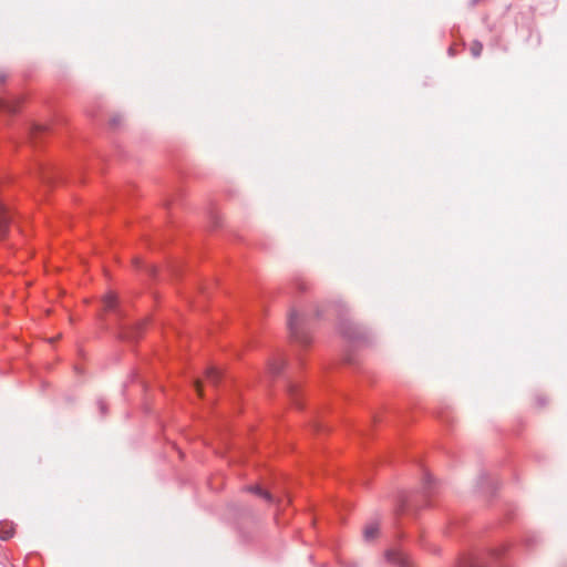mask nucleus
Masks as SVG:
<instances>
[{"label":"nucleus","instance_id":"obj_4","mask_svg":"<svg viewBox=\"0 0 567 567\" xmlns=\"http://www.w3.org/2000/svg\"><path fill=\"white\" fill-rule=\"evenodd\" d=\"M143 323L136 322L134 326L123 327L121 331V337L126 340H135L142 330Z\"/></svg>","mask_w":567,"mask_h":567},{"label":"nucleus","instance_id":"obj_13","mask_svg":"<svg viewBox=\"0 0 567 567\" xmlns=\"http://www.w3.org/2000/svg\"><path fill=\"white\" fill-rule=\"evenodd\" d=\"M45 127L44 126H41V125H33L32 128H31V133H35V132H42L44 131Z\"/></svg>","mask_w":567,"mask_h":567},{"label":"nucleus","instance_id":"obj_12","mask_svg":"<svg viewBox=\"0 0 567 567\" xmlns=\"http://www.w3.org/2000/svg\"><path fill=\"white\" fill-rule=\"evenodd\" d=\"M483 44L480 41H474L471 45V53L474 58H478L482 54Z\"/></svg>","mask_w":567,"mask_h":567},{"label":"nucleus","instance_id":"obj_14","mask_svg":"<svg viewBox=\"0 0 567 567\" xmlns=\"http://www.w3.org/2000/svg\"><path fill=\"white\" fill-rule=\"evenodd\" d=\"M8 78V73L6 71H0V83H3Z\"/></svg>","mask_w":567,"mask_h":567},{"label":"nucleus","instance_id":"obj_1","mask_svg":"<svg viewBox=\"0 0 567 567\" xmlns=\"http://www.w3.org/2000/svg\"><path fill=\"white\" fill-rule=\"evenodd\" d=\"M303 318L296 310H291L288 319L290 336L298 342L306 344L309 342L308 336L302 331Z\"/></svg>","mask_w":567,"mask_h":567},{"label":"nucleus","instance_id":"obj_15","mask_svg":"<svg viewBox=\"0 0 567 567\" xmlns=\"http://www.w3.org/2000/svg\"><path fill=\"white\" fill-rule=\"evenodd\" d=\"M432 478L430 475H426L424 477V488H426L429 486V484L431 483Z\"/></svg>","mask_w":567,"mask_h":567},{"label":"nucleus","instance_id":"obj_5","mask_svg":"<svg viewBox=\"0 0 567 567\" xmlns=\"http://www.w3.org/2000/svg\"><path fill=\"white\" fill-rule=\"evenodd\" d=\"M18 105L17 99H0V112L13 114L18 111Z\"/></svg>","mask_w":567,"mask_h":567},{"label":"nucleus","instance_id":"obj_11","mask_svg":"<svg viewBox=\"0 0 567 567\" xmlns=\"http://www.w3.org/2000/svg\"><path fill=\"white\" fill-rule=\"evenodd\" d=\"M249 491H250L251 493H255L256 495H258V496H260V497L265 498V499H266V501H268V502H271V501H272V496H271V494H270V493H268L267 491L262 489L260 486H257V485H256V486H251V487L249 488Z\"/></svg>","mask_w":567,"mask_h":567},{"label":"nucleus","instance_id":"obj_10","mask_svg":"<svg viewBox=\"0 0 567 567\" xmlns=\"http://www.w3.org/2000/svg\"><path fill=\"white\" fill-rule=\"evenodd\" d=\"M463 567H485V565L480 560L478 557H467L462 561Z\"/></svg>","mask_w":567,"mask_h":567},{"label":"nucleus","instance_id":"obj_18","mask_svg":"<svg viewBox=\"0 0 567 567\" xmlns=\"http://www.w3.org/2000/svg\"><path fill=\"white\" fill-rule=\"evenodd\" d=\"M196 389H197L198 393L202 395V388H200L199 381H196Z\"/></svg>","mask_w":567,"mask_h":567},{"label":"nucleus","instance_id":"obj_6","mask_svg":"<svg viewBox=\"0 0 567 567\" xmlns=\"http://www.w3.org/2000/svg\"><path fill=\"white\" fill-rule=\"evenodd\" d=\"M285 367V361L281 358H274L268 363V373L271 377H277L281 373Z\"/></svg>","mask_w":567,"mask_h":567},{"label":"nucleus","instance_id":"obj_20","mask_svg":"<svg viewBox=\"0 0 567 567\" xmlns=\"http://www.w3.org/2000/svg\"><path fill=\"white\" fill-rule=\"evenodd\" d=\"M492 555L496 557V556H498V555H499V553H498V551H496V550H494V551L492 553Z\"/></svg>","mask_w":567,"mask_h":567},{"label":"nucleus","instance_id":"obj_9","mask_svg":"<svg viewBox=\"0 0 567 567\" xmlns=\"http://www.w3.org/2000/svg\"><path fill=\"white\" fill-rule=\"evenodd\" d=\"M105 310H113L116 308L117 299L112 292L107 293L103 299Z\"/></svg>","mask_w":567,"mask_h":567},{"label":"nucleus","instance_id":"obj_17","mask_svg":"<svg viewBox=\"0 0 567 567\" xmlns=\"http://www.w3.org/2000/svg\"><path fill=\"white\" fill-rule=\"evenodd\" d=\"M483 0H471L470 1V6L471 7H475L476 4H478L480 2H482Z\"/></svg>","mask_w":567,"mask_h":567},{"label":"nucleus","instance_id":"obj_3","mask_svg":"<svg viewBox=\"0 0 567 567\" xmlns=\"http://www.w3.org/2000/svg\"><path fill=\"white\" fill-rule=\"evenodd\" d=\"M11 220L12 218L8 207L0 202V240H3L8 236Z\"/></svg>","mask_w":567,"mask_h":567},{"label":"nucleus","instance_id":"obj_2","mask_svg":"<svg viewBox=\"0 0 567 567\" xmlns=\"http://www.w3.org/2000/svg\"><path fill=\"white\" fill-rule=\"evenodd\" d=\"M385 560L390 564L396 565L399 567H412V561L410 557L396 549H388L384 553Z\"/></svg>","mask_w":567,"mask_h":567},{"label":"nucleus","instance_id":"obj_19","mask_svg":"<svg viewBox=\"0 0 567 567\" xmlns=\"http://www.w3.org/2000/svg\"><path fill=\"white\" fill-rule=\"evenodd\" d=\"M117 123H118V120H117L116 117H114V118L112 120V125H114V126H115V125H117Z\"/></svg>","mask_w":567,"mask_h":567},{"label":"nucleus","instance_id":"obj_8","mask_svg":"<svg viewBox=\"0 0 567 567\" xmlns=\"http://www.w3.org/2000/svg\"><path fill=\"white\" fill-rule=\"evenodd\" d=\"M220 379H221V372L217 368L210 367L206 370V380L212 385H217L218 382L220 381Z\"/></svg>","mask_w":567,"mask_h":567},{"label":"nucleus","instance_id":"obj_16","mask_svg":"<svg viewBox=\"0 0 567 567\" xmlns=\"http://www.w3.org/2000/svg\"><path fill=\"white\" fill-rule=\"evenodd\" d=\"M99 406H100V410H101L102 414H104L105 410H106L104 402L100 401L99 402Z\"/></svg>","mask_w":567,"mask_h":567},{"label":"nucleus","instance_id":"obj_7","mask_svg":"<svg viewBox=\"0 0 567 567\" xmlns=\"http://www.w3.org/2000/svg\"><path fill=\"white\" fill-rule=\"evenodd\" d=\"M379 533V524L377 522L369 523L363 529V537L367 542L373 540Z\"/></svg>","mask_w":567,"mask_h":567}]
</instances>
